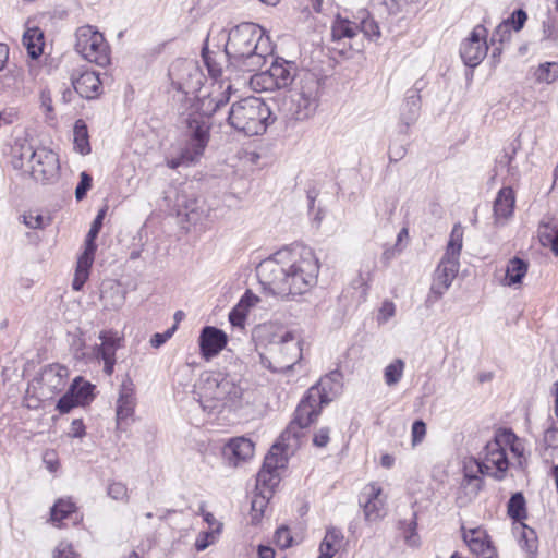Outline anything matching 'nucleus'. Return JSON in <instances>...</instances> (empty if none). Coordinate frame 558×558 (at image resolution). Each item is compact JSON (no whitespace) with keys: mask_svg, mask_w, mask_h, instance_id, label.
<instances>
[{"mask_svg":"<svg viewBox=\"0 0 558 558\" xmlns=\"http://www.w3.org/2000/svg\"><path fill=\"white\" fill-rule=\"evenodd\" d=\"M319 269V260L311 247L293 245L260 262L257 276L265 292L289 301L316 286Z\"/></svg>","mask_w":558,"mask_h":558,"instance_id":"1","label":"nucleus"},{"mask_svg":"<svg viewBox=\"0 0 558 558\" xmlns=\"http://www.w3.org/2000/svg\"><path fill=\"white\" fill-rule=\"evenodd\" d=\"M253 339L260 350L262 365L272 372L288 371L302 357L301 338L282 325H258L253 331Z\"/></svg>","mask_w":558,"mask_h":558,"instance_id":"2","label":"nucleus"},{"mask_svg":"<svg viewBox=\"0 0 558 558\" xmlns=\"http://www.w3.org/2000/svg\"><path fill=\"white\" fill-rule=\"evenodd\" d=\"M220 39L226 40L225 53L230 64L243 72L260 69L268 53V38H263V29L254 23H242L229 33L221 31Z\"/></svg>","mask_w":558,"mask_h":558,"instance_id":"3","label":"nucleus"},{"mask_svg":"<svg viewBox=\"0 0 558 558\" xmlns=\"http://www.w3.org/2000/svg\"><path fill=\"white\" fill-rule=\"evenodd\" d=\"M196 393L201 407L209 414L235 411L248 402L242 380L235 375L221 372L202 375Z\"/></svg>","mask_w":558,"mask_h":558,"instance_id":"4","label":"nucleus"},{"mask_svg":"<svg viewBox=\"0 0 558 558\" xmlns=\"http://www.w3.org/2000/svg\"><path fill=\"white\" fill-rule=\"evenodd\" d=\"M274 121L269 106L257 97L233 102L228 112L229 125L246 136L264 134Z\"/></svg>","mask_w":558,"mask_h":558,"instance_id":"5","label":"nucleus"},{"mask_svg":"<svg viewBox=\"0 0 558 558\" xmlns=\"http://www.w3.org/2000/svg\"><path fill=\"white\" fill-rule=\"evenodd\" d=\"M463 243V228L460 223L453 226L446 253L435 270L428 301H438L450 288L459 271V256Z\"/></svg>","mask_w":558,"mask_h":558,"instance_id":"6","label":"nucleus"},{"mask_svg":"<svg viewBox=\"0 0 558 558\" xmlns=\"http://www.w3.org/2000/svg\"><path fill=\"white\" fill-rule=\"evenodd\" d=\"M329 377L322 379L318 386L311 387L306 397L299 403L294 418L281 434L283 441L290 440L291 437L298 438L299 430L310 426L319 415L320 405L328 403L331 399L328 397L326 386Z\"/></svg>","mask_w":558,"mask_h":558,"instance_id":"7","label":"nucleus"},{"mask_svg":"<svg viewBox=\"0 0 558 558\" xmlns=\"http://www.w3.org/2000/svg\"><path fill=\"white\" fill-rule=\"evenodd\" d=\"M210 124L197 118L187 120L189 141L177 157L169 158L167 166L171 169L191 167L199 161L209 141Z\"/></svg>","mask_w":558,"mask_h":558,"instance_id":"8","label":"nucleus"},{"mask_svg":"<svg viewBox=\"0 0 558 558\" xmlns=\"http://www.w3.org/2000/svg\"><path fill=\"white\" fill-rule=\"evenodd\" d=\"M69 372L65 366L60 364H50L46 366L38 378H36L27 388L26 400L36 398L37 401H47L61 392L68 380ZM28 408H35L37 404L27 403Z\"/></svg>","mask_w":558,"mask_h":558,"instance_id":"9","label":"nucleus"},{"mask_svg":"<svg viewBox=\"0 0 558 558\" xmlns=\"http://www.w3.org/2000/svg\"><path fill=\"white\" fill-rule=\"evenodd\" d=\"M168 76L171 87L178 93V100L201 92L205 76L193 60L178 59L169 68Z\"/></svg>","mask_w":558,"mask_h":558,"instance_id":"10","label":"nucleus"},{"mask_svg":"<svg viewBox=\"0 0 558 558\" xmlns=\"http://www.w3.org/2000/svg\"><path fill=\"white\" fill-rule=\"evenodd\" d=\"M75 50L88 62L99 66L110 63V48L104 35L92 25H84L75 32Z\"/></svg>","mask_w":558,"mask_h":558,"instance_id":"11","label":"nucleus"},{"mask_svg":"<svg viewBox=\"0 0 558 558\" xmlns=\"http://www.w3.org/2000/svg\"><path fill=\"white\" fill-rule=\"evenodd\" d=\"M101 227L102 223L100 221L94 220L86 235L84 251L77 259L76 269L72 281V288L75 291L82 290L83 286L89 277V269L94 263L95 253L97 250L95 240Z\"/></svg>","mask_w":558,"mask_h":558,"instance_id":"12","label":"nucleus"},{"mask_svg":"<svg viewBox=\"0 0 558 558\" xmlns=\"http://www.w3.org/2000/svg\"><path fill=\"white\" fill-rule=\"evenodd\" d=\"M222 86L219 85L217 89L215 85H213L211 90H207L206 88H201V92H197L196 101L193 105L194 112L190 116L189 119L197 118L198 120H205L209 124V118L218 110L220 107L225 106L229 96L228 92L231 89V85L226 87V90H221Z\"/></svg>","mask_w":558,"mask_h":558,"instance_id":"13","label":"nucleus"},{"mask_svg":"<svg viewBox=\"0 0 558 558\" xmlns=\"http://www.w3.org/2000/svg\"><path fill=\"white\" fill-rule=\"evenodd\" d=\"M28 173L35 181L43 184L57 182L60 174V163L57 154L46 147L37 148Z\"/></svg>","mask_w":558,"mask_h":558,"instance_id":"14","label":"nucleus"},{"mask_svg":"<svg viewBox=\"0 0 558 558\" xmlns=\"http://www.w3.org/2000/svg\"><path fill=\"white\" fill-rule=\"evenodd\" d=\"M481 460L485 475L492 476L498 481L505 478L509 468V461L498 434L493 440L486 444Z\"/></svg>","mask_w":558,"mask_h":558,"instance_id":"15","label":"nucleus"},{"mask_svg":"<svg viewBox=\"0 0 558 558\" xmlns=\"http://www.w3.org/2000/svg\"><path fill=\"white\" fill-rule=\"evenodd\" d=\"M98 339L100 343L93 347V355L98 362H104L105 374L111 376L117 363L116 353L122 347L123 338L117 331L101 330Z\"/></svg>","mask_w":558,"mask_h":558,"instance_id":"16","label":"nucleus"},{"mask_svg":"<svg viewBox=\"0 0 558 558\" xmlns=\"http://www.w3.org/2000/svg\"><path fill=\"white\" fill-rule=\"evenodd\" d=\"M487 31L483 25H476L470 36L460 47V56L466 66H477L487 54Z\"/></svg>","mask_w":558,"mask_h":558,"instance_id":"17","label":"nucleus"},{"mask_svg":"<svg viewBox=\"0 0 558 558\" xmlns=\"http://www.w3.org/2000/svg\"><path fill=\"white\" fill-rule=\"evenodd\" d=\"M480 474H484V466L482 460L470 459L464 463V477L457 496V504L459 507L468 505L474 499L482 488L483 481Z\"/></svg>","mask_w":558,"mask_h":558,"instance_id":"18","label":"nucleus"},{"mask_svg":"<svg viewBox=\"0 0 558 558\" xmlns=\"http://www.w3.org/2000/svg\"><path fill=\"white\" fill-rule=\"evenodd\" d=\"M317 107V102L305 99L290 89L279 105V111L288 120L303 121L312 117Z\"/></svg>","mask_w":558,"mask_h":558,"instance_id":"19","label":"nucleus"},{"mask_svg":"<svg viewBox=\"0 0 558 558\" xmlns=\"http://www.w3.org/2000/svg\"><path fill=\"white\" fill-rule=\"evenodd\" d=\"M367 521H376L385 514L386 497L383 489L376 483L366 485L360 498Z\"/></svg>","mask_w":558,"mask_h":558,"instance_id":"20","label":"nucleus"},{"mask_svg":"<svg viewBox=\"0 0 558 558\" xmlns=\"http://www.w3.org/2000/svg\"><path fill=\"white\" fill-rule=\"evenodd\" d=\"M255 446L253 441L245 437H235L229 440L223 448V456L229 465L236 468L248 461L254 456Z\"/></svg>","mask_w":558,"mask_h":558,"instance_id":"21","label":"nucleus"},{"mask_svg":"<svg viewBox=\"0 0 558 558\" xmlns=\"http://www.w3.org/2000/svg\"><path fill=\"white\" fill-rule=\"evenodd\" d=\"M227 344L226 333L211 326L203 328L199 336V348L206 360L216 356Z\"/></svg>","mask_w":558,"mask_h":558,"instance_id":"22","label":"nucleus"},{"mask_svg":"<svg viewBox=\"0 0 558 558\" xmlns=\"http://www.w3.org/2000/svg\"><path fill=\"white\" fill-rule=\"evenodd\" d=\"M463 539L477 558H497L496 549L492 546L484 530H463Z\"/></svg>","mask_w":558,"mask_h":558,"instance_id":"23","label":"nucleus"},{"mask_svg":"<svg viewBox=\"0 0 558 558\" xmlns=\"http://www.w3.org/2000/svg\"><path fill=\"white\" fill-rule=\"evenodd\" d=\"M135 405V387L133 381L130 378H126L121 384L119 398L117 400L116 414L118 424H121L133 416Z\"/></svg>","mask_w":558,"mask_h":558,"instance_id":"24","label":"nucleus"},{"mask_svg":"<svg viewBox=\"0 0 558 558\" xmlns=\"http://www.w3.org/2000/svg\"><path fill=\"white\" fill-rule=\"evenodd\" d=\"M72 85L75 92L86 99H94L101 94V81L93 71H84L77 76L73 74Z\"/></svg>","mask_w":558,"mask_h":558,"instance_id":"25","label":"nucleus"},{"mask_svg":"<svg viewBox=\"0 0 558 558\" xmlns=\"http://www.w3.org/2000/svg\"><path fill=\"white\" fill-rule=\"evenodd\" d=\"M291 89L301 97L318 104L320 80L312 72L302 71L298 74L296 81L293 83Z\"/></svg>","mask_w":558,"mask_h":558,"instance_id":"26","label":"nucleus"},{"mask_svg":"<svg viewBox=\"0 0 558 558\" xmlns=\"http://www.w3.org/2000/svg\"><path fill=\"white\" fill-rule=\"evenodd\" d=\"M35 155L36 149L26 140H16L11 150L12 167L28 173Z\"/></svg>","mask_w":558,"mask_h":558,"instance_id":"27","label":"nucleus"},{"mask_svg":"<svg viewBox=\"0 0 558 558\" xmlns=\"http://www.w3.org/2000/svg\"><path fill=\"white\" fill-rule=\"evenodd\" d=\"M270 72L272 74L277 89L286 88L289 85H293L296 81L298 74L295 66L284 60H276L270 65Z\"/></svg>","mask_w":558,"mask_h":558,"instance_id":"28","label":"nucleus"},{"mask_svg":"<svg viewBox=\"0 0 558 558\" xmlns=\"http://www.w3.org/2000/svg\"><path fill=\"white\" fill-rule=\"evenodd\" d=\"M514 192L511 187H502L494 203V215L497 222L508 219L514 208Z\"/></svg>","mask_w":558,"mask_h":558,"instance_id":"29","label":"nucleus"},{"mask_svg":"<svg viewBox=\"0 0 558 558\" xmlns=\"http://www.w3.org/2000/svg\"><path fill=\"white\" fill-rule=\"evenodd\" d=\"M22 41L31 58L36 59L43 53L44 33L38 27L31 26L29 22L26 25Z\"/></svg>","mask_w":558,"mask_h":558,"instance_id":"30","label":"nucleus"},{"mask_svg":"<svg viewBox=\"0 0 558 558\" xmlns=\"http://www.w3.org/2000/svg\"><path fill=\"white\" fill-rule=\"evenodd\" d=\"M529 269V264L519 258H511L506 267V275L504 278V284L508 287H515L522 283V279L525 277Z\"/></svg>","mask_w":558,"mask_h":558,"instance_id":"31","label":"nucleus"},{"mask_svg":"<svg viewBox=\"0 0 558 558\" xmlns=\"http://www.w3.org/2000/svg\"><path fill=\"white\" fill-rule=\"evenodd\" d=\"M342 539L343 536L340 530L335 527L327 530L319 546L318 558H332L340 549Z\"/></svg>","mask_w":558,"mask_h":558,"instance_id":"32","label":"nucleus"},{"mask_svg":"<svg viewBox=\"0 0 558 558\" xmlns=\"http://www.w3.org/2000/svg\"><path fill=\"white\" fill-rule=\"evenodd\" d=\"M279 472L268 470L267 468L262 466L260 471L257 474L256 490L268 495H272V490L279 484Z\"/></svg>","mask_w":558,"mask_h":558,"instance_id":"33","label":"nucleus"},{"mask_svg":"<svg viewBox=\"0 0 558 558\" xmlns=\"http://www.w3.org/2000/svg\"><path fill=\"white\" fill-rule=\"evenodd\" d=\"M357 24L338 16L331 27V36L335 40L353 38L357 34Z\"/></svg>","mask_w":558,"mask_h":558,"instance_id":"34","label":"nucleus"},{"mask_svg":"<svg viewBox=\"0 0 558 558\" xmlns=\"http://www.w3.org/2000/svg\"><path fill=\"white\" fill-rule=\"evenodd\" d=\"M288 462L287 456L283 453L281 444H275L264 459L263 466L268 470L279 472Z\"/></svg>","mask_w":558,"mask_h":558,"instance_id":"35","label":"nucleus"},{"mask_svg":"<svg viewBox=\"0 0 558 558\" xmlns=\"http://www.w3.org/2000/svg\"><path fill=\"white\" fill-rule=\"evenodd\" d=\"M498 436L504 447L506 445L510 446L511 452L518 458L519 466L522 468L523 464L526 462V459L524 457V446L522 441L512 432L509 430L498 433Z\"/></svg>","mask_w":558,"mask_h":558,"instance_id":"36","label":"nucleus"},{"mask_svg":"<svg viewBox=\"0 0 558 558\" xmlns=\"http://www.w3.org/2000/svg\"><path fill=\"white\" fill-rule=\"evenodd\" d=\"M250 86L254 92H270L277 89L270 69L255 73L250 77Z\"/></svg>","mask_w":558,"mask_h":558,"instance_id":"37","label":"nucleus"},{"mask_svg":"<svg viewBox=\"0 0 558 558\" xmlns=\"http://www.w3.org/2000/svg\"><path fill=\"white\" fill-rule=\"evenodd\" d=\"M405 363L402 359L392 360L384 369V380L388 387H393L403 377Z\"/></svg>","mask_w":558,"mask_h":558,"instance_id":"38","label":"nucleus"},{"mask_svg":"<svg viewBox=\"0 0 558 558\" xmlns=\"http://www.w3.org/2000/svg\"><path fill=\"white\" fill-rule=\"evenodd\" d=\"M75 512V505L70 499H59L51 508L50 520L60 526L64 519Z\"/></svg>","mask_w":558,"mask_h":558,"instance_id":"39","label":"nucleus"},{"mask_svg":"<svg viewBox=\"0 0 558 558\" xmlns=\"http://www.w3.org/2000/svg\"><path fill=\"white\" fill-rule=\"evenodd\" d=\"M74 146L82 155L90 153L87 126L82 120L76 121L74 125Z\"/></svg>","mask_w":558,"mask_h":558,"instance_id":"40","label":"nucleus"},{"mask_svg":"<svg viewBox=\"0 0 558 558\" xmlns=\"http://www.w3.org/2000/svg\"><path fill=\"white\" fill-rule=\"evenodd\" d=\"M508 514L515 521L526 518L525 499L522 493H515L509 499Z\"/></svg>","mask_w":558,"mask_h":558,"instance_id":"41","label":"nucleus"},{"mask_svg":"<svg viewBox=\"0 0 558 558\" xmlns=\"http://www.w3.org/2000/svg\"><path fill=\"white\" fill-rule=\"evenodd\" d=\"M93 389L94 386L88 381H83L82 378H76L70 387L80 405L87 403L92 399Z\"/></svg>","mask_w":558,"mask_h":558,"instance_id":"42","label":"nucleus"},{"mask_svg":"<svg viewBox=\"0 0 558 558\" xmlns=\"http://www.w3.org/2000/svg\"><path fill=\"white\" fill-rule=\"evenodd\" d=\"M271 495L257 492L251 501V518L252 523L257 524L264 514L265 508L267 507L268 500Z\"/></svg>","mask_w":558,"mask_h":558,"instance_id":"43","label":"nucleus"},{"mask_svg":"<svg viewBox=\"0 0 558 558\" xmlns=\"http://www.w3.org/2000/svg\"><path fill=\"white\" fill-rule=\"evenodd\" d=\"M536 81L550 84L558 80V62H545L535 72Z\"/></svg>","mask_w":558,"mask_h":558,"instance_id":"44","label":"nucleus"},{"mask_svg":"<svg viewBox=\"0 0 558 558\" xmlns=\"http://www.w3.org/2000/svg\"><path fill=\"white\" fill-rule=\"evenodd\" d=\"M23 222L31 229H44L50 223V218L29 211L23 215Z\"/></svg>","mask_w":558,"mask_h":558,"instance_id":"45","label":"nucleus"},{"mask_svg":"<svg viewBox=\"0 0 558 558\" xmlns=\"http://www.w3.org/2000/svg\"><path fill=\"white\" fill-rule=\"evenodd\" d=\"M357 27V32H362L369 39L378 38L380 35L378 24L368 16L362 17Z\"/></svg>","mask_w":558,"mask_h":558,"instance_id":"46","label":"nucleus"},{"mask_svg":"<svg viewBox=\"0 0 558 558\" xmlns=\"http://www.w3.org/2000/svg\"><path fill=\"white\" fill-rule=\"evenodd\" d=\"M396 315V305L390 300H385L380 307L378 308V313L376 316V320L378 325H385L390 318Z\"/></svg>","mask_w":558,"mask_h":558,"instance_id":"47","label":"nucleus"},{"mask_svg":"<svg viewBox=\"0 0 558 558\" xmlns=\"http://www.w3.org/2000/svg\"><path fill=\"white\" fill-rule=\"evenodd\" d=\"M219 534L211 531L201 532L195 539V548L197 551H203L210 545L215 544Z\"/></svg>","mask_w":558,"mask_h":558,"instance_id":"48","label":"nucleus"},{"mask_svg":"<svg viewBox=\"0 0 558 558\" xmlns=\"http://www.w3.org/2000/svg\"><path fill=\"white\" fill-rule=\"evenodd\" d=\"M542 41H547L558 47V25L555 22L545 21L543 23Z\"/></svg>","mask_w":558,"mask_h":558,"instance_id":"49","label":"nucleus"},{"mask_svg":"<svg viewBox=\"0 0 558 558\" xmlns=\"http://www.w3.org/2000/svg\"><path fill=\"white\" fill-rule=\"evenodd\" d=\"M3 85L5 88L19 92L23 86V73L20 70L10 72L3 76Z\"/></svg>","mask_w":558,"mask_h":558,"instance_id":"50","label":"nucleus"},{"mask_svg":"<svg viewBox=\"0 0 558 558\" xmlns=\"http://www.w3.org/2000/svg\"><path fill=\"white\" fill-rule=\"evenodd\" d=\"M247 313V310L238 303L229 314V320L231 325L234 327L243 328Z\"/></svg>","mask_w":558,"mask_h":558,"instance_id":"51","label":"nucleus"},{"mask_svg":"<svg viewBox=\"0 0 558 558\" xmlns=\"http://www.w3.org/2000/svg\"><path fill=\"white\" fill-rule=\"evenodd\" d=\"M107 493L114 500H119V501L128 500V488L121 482L110 483L108 486Z\"/></svg>","mask_w":558,"mask_h":558,"instance_id":"52","label":"nucleus"},{"mask_svg":"<svg viewBox=\"0 0 558 558\" xmlns=\"http://www.w3.org/2000/svg\"><path fill=\"white\" fill-rule=\"evenodd\" d=\"M202 54H203V59L206 63V66L208 69L210 76L214 78L220 77L221 73H222V69L219 63H217L215 60H213L207 46H205L203 48Z\"/></svg>","mask_w":558,"mask_h":558,"instance_id":"53","label":"nucleus"},{"mask_svg":"<svg viewBox=\"0 0 558 558\" xmlns=\"http://www.w3.org/2000/svg\"><path fill=\"white\" fill-rule=\"evenodd\" d=\"M76 405H80V403L76 402L73 392L69 389L68 392L59 399L57 409L60 413H68Z\"/></svg>","mask_w":558,"mask_h":558,"instance_id":"54","label":"nucleus"},{"mask_svg":"<svg viewBox=\"0 0 558 558\" xmlns=\"http://www.w3.org/2000/svg\"><path fill=\"white\" fill-rule=\"evenodd\" d=\"M53 558H80V556L71 544L60 542L53 550Z\"/></svg>","mask_w":558,"mask_h":558,"instance_id":"55","label":"nucleus"},{"mask_svg":"<svg viewBox=\"0 0 558 558\" xmlns=\"http://www.w3.org/2000/svg\"><path fill=\"white\" fill-rule=\"evenodd\" d=\"M80 178V183L75 189V197L77 201H82L92 186V177L87 172L83 171Z\"/></svg>","mask_w":558,"mask_h":558,"instance_id":"56","label":"nucleus"},{"mask_svg":"<svg viewBox=\"0 0 558 558\" xmlns=\"http://www.w3.org/2000/svg\"><path fill=\"white\" fill-rule=\"evenodd\" d=\"M510 20H505L496 27L493 39L500 43L508 40L510 38Z\"/></svg>","mask_w":558,"mask_h":558,"instance_id":"57","label":"nucleus"},{"mask_svg":"<svg viewBox=\"0 0 558 558\" xmlns=\"http://www.w3.org/2000/svg\"><path fill=\"white\" fill-rule=\"evenodd\" d=\"M526 19H527V15H526L525 11H523L522 9H519V10H515L511 14V16L508 17L507 20H510V28L518 32L524 26Z\"/></svg>","mask_w":558,"mask_h":558,"instance_id":"58","label":"nucleus"},{"mask_svg":"<svg viewBox=\"0 0 558 558\" xmlns=\"http://www.w3.org/2000/svg\"><path fill=\"white\" fill-rule=\"evenodd\" d=\"M275 542L281 548L289 547L292 543V536L290 534L289 529H287L284 526L279 527L275 534Z\"/></svg>","mask_w":558,"mask_h":558,"instance_id":"59","label":"nucleus"},{"mask_svg":"<svg viewBox=\"0 0 558 558\" xmlns=\"http://www.w3.org/2000/svg\"><path fill=\"white\" fill-rule=\"evenodd\" d=\"M426 435V425L423 421H415L412 425V442L416 445L423 440Z\"/></svg>","mask_w":558,"mask_h":558,"instance_id":"60","label":"nucleus"},{"mask_svg":"<svg viewBox=\"0 0 558 558\" xmlns=\"http://www.w3.org/2000/svg\"><path fill=\"white\" fill-rule=\"evenodd\" d=\"M544 442L548 448H558V427L550 426L544 434Z\"/></svg>","mask_w":558,"mask_h":558,"instance_id":"61","label":"nucleus"},{"mask_svg":"<svg viewBox=\"0 0 558 558\" xmlns=\"http://www.w3.org/2000/svg\"><path fill=\"white\" fill-rule=\"evenodd\" d=\"M329 434L330 429L328 427L319 428L314 435L313 444L319 448L326 447L329 442Z\"/></svg>","mask_w":558,"mask_h":558,"instance_id":"62","label":"nucleus"},{"mask_svg":"<svg viewBox=\"0 0 558 558\" xmlns=\"http://www.w3.org/2000/svg\"><path fill=\"white\" fill-rule=\"evenodd\" d=\"M17 118V112L14 108H5L0 111V129L12 124Z\"/></svg>","mask_w":558,"mask_h":558,"instance_id":"63","label":"nucleus"},{"mask_svg":"<svg viewBox=\"0 0 558 558\" xmlns=\"http://www.w3.org/2000/svg\"><path fill=\"white\" fill-rule=\"evenodd\" d=\"M202 515H203V519L204 521L208 524L209 526V531L211 532H216L218 534L221 533V530H222V523L219 522L213 513L210 512H207L205 510L202 509Z\"/></svg>","mask_w":558,"mask_h":558,"instance_id":"64","label":"nucleus"}]
</instances>
